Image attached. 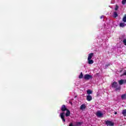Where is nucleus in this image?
Returning <instances> with one entry per match:
<instances>
[{
	"mask_svg": "<svg viewBox=\"0 0 126 126\" xmlns=\"http://www.w3.org/2000/svg\"><path fill=\"white\" fill-rule=\"evenodd\" d=\"M61 111L62 112H65V116L66 117H69L70 116V111L69 110L67 109V108H66V106L65 105L63 104L61 107Z\"/></svg>",
	"mask_w": 126,
	"mask_h": 126,
	"instance_id": "1",
	"label": "nucleus"
},
{
	"mask_svg": "<svg viewBox=\"0 0 126 126\" xmlns=\"http://www.w3.org/2000/svg\"><path fill=\"white\" fill-rule=\"evenodd\" d=\"M112 88H116V90H120V87H118V83L116 82H114L112 84Z\"/></svg>",
	"mask_w": 126,
	"mask_h": 126,
	"instance_id": "2",
	"label": "nucleus"
},
{
	"mask_svg": "<svg viewBox=\"0 0 126 126\" xmlns=\"http://www.w3.org/2000/svg\"><path fill=\"white\" fill-rule=\"evenodd\" d=\"M105 125H106L107 126H114V125H115L114 123L109 120L105 121Z\"/></svg>",
	"mask_w": 126,
	"mask_h": 126,
	"instance_id": "3",
	"label": "nucleus"
},
{
	"mask_svg": "<svg viewBox=\"0 0 126 126\" xmlns=\"http://www.w3.org/2000/svg\"><path fill=\"white\" fill-rule=\"evenodd\" d=\"M84 78L85 80H89V79H92V76L89 74H85Z\"/></svg>",
	"mask_w": 126,
	"mask_h": 126,
	"instance_id": "4",
	"label": "nucleus"
},
{
	"mask_svg": "<svg viewBox=\"0 0 126 126\" xmlns=\"http://www.w3.org/2000/svg\"><path fill=\"white\" fill-rule=\"evenodd\" d=\"M60 117L63 123H65V119H64V112L60 113Z\"/></svg>",
	"mask_w": 126,
	"mask_h": 126,
	"instance_id": "5",
	"label": "nucleus"
},
{
	"mask_svg": "<svg viewBox=\"0 0 126 126\" xmlns=\"http://www.w3.org/2000/svg\"><path fill=\"white\" fill-rule=\"evenodd\" d=\"M96 116L98 118H103V113L100 111H98L96 113Z\"/></svg>",
	"mask_w": 126,
	"mask_h": 126,
	"instance_id": "6",
	"label": "nucleus"
},
{
	"mask_svg": "<svg viewBox=\"0 0 126 126\" xmlns=\"http://www.w3.org/2000/svg\"><path fill=\"white\" fill-rule=\"evenodd\" d=\"M94 56V53H90L88 55V60H92V57Z\"/></svg>",
	"mask_w": 126,
	"mask_h": 126,
	"instance_id": "7",
	"label": "nucleus"
},
{
	"mask_svg": "<svg viewBox=\"0 0 126 126\" xmlns=\"http://www.w3.org/2000/svg\"><path fill=\"white\" fill-rule=\"evenodd\" d=\"M87 101H90L92 100V96L90 95H88L87 96Z\"/></svg>",
	"mask_w": 126,
	"mask_h": 126,
	"instance_id": "8",
	"label": "nucleus"
},
{
	"mask_svg": "<svg viewBox=\"0 0 126 126\" xmlns=\"http://www.w3.org/2000/svg\"><path fill=\"white\" fill-rule=\"evenodd\" d=\"M89 64H93L94 63V61L91 59L88 60Z\"/></svg>",
	"mask_w": 126,
	"mask_h": 126,
	"instance_id": "9",
	"label": "nucleus"
},
{
	"mask_svg": "<svg viewBox=\"0 0 126 126\" xmlns=\"http://www.w3.org/2000/svg\"><path fill=\"white\" fill-rule=\"evenodd\" d=\"M85 109H86V105L85 104H82L80 106V109L81 110H84Z\"/></svg>",
	"mask_w": 126,
	"mask_h": 126,
	"instance_id": "10",
	"label": "nucleus"
},
{
	"mask_svg": "<svg viewBox=\"0 0 126 126\" xmlns=\"http://www.w3.org/2000/svg\"><path fill=\"white\" fill-rule=\"evenodd\" d=\"M126 26V24L125 23H120V27L123 28V27H125V26Z\"/></svg>",
	"mask_w": 126,
	"mask_h": 126,
	"instance_id": "11",
	"label": "nucleus"
},
{
	"mask_svg": "<svg viewBox=\"0 0 126 126\" xmlns=\"http://www.w3.org/2000/svg\"><path fill=\"white\" fill-rule=\"evenodd\" d=\"M124 83V80H120L119 81V84H120V85H123Z\"/></svg>",
	"mask_w": 126,
	"mask_h": 126,
	"instance_id": "12",
	"label": "nucleus"
},
{
	"mask_svg": "<svg viewBox=\"0 0 126 126\" xmlns=\"http://www.w3.org/2000/svg\"><path fill=\"white\" fill-rule=\"evenodd\" d=\"M122 115H123L124 117H126V109H124L123 110Z\"/></svg>",
	"mask_w": 126,
	"mask_h": 126,
	"instance_id": "13",
	"label": "nucleus"
},
{
	"mask_svg": "<svg viewBox=\"0 0 126 126\" xmlns=\"http://www.w3.org/2000/svg\"><path fill=\"white\" fill-rule=\"evenodd\" d=\"M121 98H122V99L123 100H124V99L126 100V94H123L121 96Z\"/></svg>",
	"mask_w": 126,
	"mask_h": 126,
	"instance_id": "14",
	"label": "nucleus"
},
{
	"mask_svg": "<svg viewBox=\"0 0 126 126\" xmlns=\"http://www.w3.org/2000/svg\"><path fill=\"white\" fill-rule=\"evenodd\" d=\"M87 94H88V95H90V94H92V91L90 90H88L87 91Z\"/></svg>",
	"mask_w": 126,
	"mask_h": 126,
	"instance_id": "15",
	"label": "nucleus"
},
{
	"mask_svg": "<svg viewBox=\"0 0 126 126\" xmlns=\"http://www.w3.org/2000/svg\"><path fill=\"white\" fill-rule=\"evenodd\" d=\"M79 78L80 79H81V78H83V74L82 73V72H81L80 75L79 76Z\"/></svg>",
	"mask_w": 126,
	"mask_h": 126,
	"instance_id": "16",
	"label": "nucleus"
},
{
	"mask_svg": "<svg viewBox=\"0 0 126 126\" xmlns=\"http://www.w3.org/2000/svg\"><path fill=\"white\" fill-rule=\"evenodd\" d=\"M113 15H114V17L116 18V17L118 16V13L117 12H114Z\"/></svg>",
	"mask_w": 126,
	"mask_h": 126,
	"instance_id": "17",
	"label": "nucleus"
},
{
	"mask_svg": "<svg viewBox=\"0 0 126 126\" xmlns=\"http://www.w3.org/2000/svg\"><path fill=\"white\" fill-rule=\"evenodd\" d=\"M82 125V122H76V126H81Z\"/></svg>",
	"mask_w": 126,
	"mask_h": 126,
	"instance_id": "18",
	"label": "nucleus"
},
{
	"mask_svg": "<svg viewBox=\"0 0 126 126\" xmlns=\"http://www.w3.org/2000/svg\"><path fill=\"white\" fill-rule=\"evenodd\" d=\"M124 45L125 46H126V38L124 39L123 41Z\"/></svg>",
	"mask_w": 126,
	"mask_h": 126,
	"instance_id": "19",
	"label": "nucleus"
},
{
	"mask_svg": "<svg viewBox=\"0 0 126 126\" xmlns=\"http://www.w3.org/2000/svg\"><path fill=\"white\" fill-rule=\"evenodd\" d=\"M126 0H123L122 1V4H126Z\"/></svg>",
	"mask_w": 126,
	"mask_h": 126,
	"instance_id": "20",
	"label": "nucleus"
},
{
	"mask_svg": "<svg viewBox=\"0 0 126 126\" xmlns=\"http://www.w3.org/2000/svg\"><path fill=\"white\" fill-rule=\"evenodd\" d=\"M118 9H119V6H118V5H116L115 10L117 11Z\"/></svg>",
	"mask_w": 126,
	"mask_h": 126,
	"instance_id": "21",
	"label": "nucleus"
},
{
	"mask_svg": "<svg viewBox=\"0 0 126 126\" xmlns=\"http://www.w3.org/2000/svg\"><path fill=\"white\" fill-rule=\"evenodd\" d=\"M123 20L124 22H126V16L124 17Z\"/></svg>",
	"mask_w": 126,
	"mask_h": 126,
	"instance_id": "22",
	"label": "nucleus"
},
{
	"mask_svg": "<svg viewBox=\"0 0 126 126\" xmlns=\"http://www.w3.org/2000/svg\"><path fill=\"white\" fill-rule=\"evenodd\" d=\"M109 65H110V64H106V65H105V68H107V67H108V66H109Z\"/></svg>",
	"mask_w": 126,
	"mask_h": 126,
	"instance_id": "23",
	"label": "nucleus"
},
{
	"mask_svg": "<svg viewBox=\"0 0 126 126\" xmlns=\"http://www.w3.org/2000/svg\"><path fill=\"white\" fill-rule=\"evenodd\" d=\"M123 75H126V70H125V72L122 75H121V76H123Z\"/></svg>",
	"mask_w": 126,
	"mask_h": 126,
	"instance_id": "24",
	"label": "nucleus"
},
{
	"mask_svg": "<svg viewBox=\"0 0 126 126\" xmlns=\"http://www.w3.org/2000/svg\"><path fill=\"white\" fill-rule=\"evenodd\" d=\"M102 18H104V15H102V16L100 17V19H102Z\"/></svg>",
	"mask_w": 126,
	"mask_h": 126,
	"instance_id": "25",
	"label": "nucleus"
},
{
	"mask_svg": "<svg viewBox=\"0 0 126 126\" xmlns=\"http://www.w3.org/2000/svg\"><path fill=\"white\" fill-rule=\"evenodd\" d=\"M69 126H73V124H72V123H70Z\"/></svg>",
	"mask_w": 126,
	"mask_h": 126,
	"instance_id": "26",
	"label": "nucleus"
},
{
	"mask_svg": "<svg viewBox=\"0 0 126 126\" xmlns=\"http://www.w3.org/2000/svg\"><path fill=\"white\" fill-rule=\"evenodd\" d=\"M124 83H126V80H124Z\"/></svg>",
	"mask_w": 126,
	"mask_h": 126,
	"instance_id": "27",
	"label": "nucleus"
},
{
	"mask_svg": "<svg viewBox=\"0 0 126 126\" xmlns=\"http://www.w3.org/2000/svg\"><path fill=\"white\" fill-rule=\"evenodd\" d=\"M114 114H115V115H117V114H118V112H115L114 113Z\"/></svg>",
	"mask_w": 126,
	"mask_h": 126,
	"instance_id": "28",
	"label": "nucleus"
},
{
	"mask_svg": "<svg viewBox=\"0 0 126 126\" xmlns=\"http://www.w3.org/2000/svg\"><path fill=\"white\" fill-rule=\"evenodd\" d=\"M123 72V70H121L120 72Z\"/></svg>",
	"mask_w": 126,
	"mask_h": 126,
	"instance_id": "29",
	"label": "nucleus"
},
{
	"mask_svg": "<svg viewBox=\"0 0 126 126\" xmlns=\"http://www.w3.org/2000/svg\"><path fill=\"white\" fill-rule=\"evenodd\" d=\"M76 126H79V125H76Z\"/></svg>",
	"mask_w": 126,
	"mask_h": 126,
	"instance_id": "30",
	"label": "nucleus"
},
{
	"mask_svg": "<svg viewBox=\"0 0 126 126\" xmlns=\"http://www.w3.org/2000/svg\"><path fill=\"white\" fill-rule=\"evenodd\" d=\"M70 104H72V103L71 102H70Z\"/></svg>",
	"mask_w": 126,
	"mask_h": 126,
	"instance_id": "31",
	"label": "nucleus"
}]
</instances>
